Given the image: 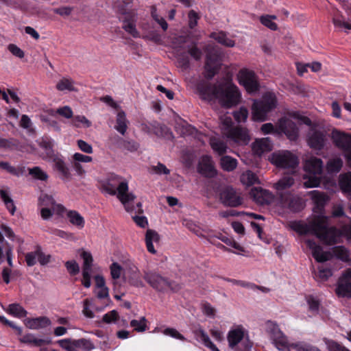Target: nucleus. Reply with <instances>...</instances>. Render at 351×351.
Instances as JSON below:
<instances>
[{
	"instance_id": "e2e57ef3",
	"label": "nucleus",
	"mask_w": 351,
	"mask_h": 351,
	"mask_svg": "<svg viewBox=\"0 0 351 351\" xmlns=\"http://www.w3.org/2000/svg\"><path fill=\"white\" fill-rule=\"evenodd\" d=\"M260 21L263 25L271 30L275 31L278 29L277 24L271 20L269 15L261 16L260 17Z\"/></svg>"
},
{
	"instance_id": "09e8293b",
	"label": "nucleus",
	"mask_w": 351,
	"mask_h": 351,
	"mask_svg": "<svg viewBox=\"0 0 351 351\" xmlns=\"http://www.w3.org/2000/svg\"><path fill=\"white\" fill-rule=\"evenodd\" d=\"M339 185L343 191L351 192V173L341 176Z\"/></svg>"
},
{
	"instance_id": "bf43d9fd",
	"label": "nucleus",
	"mask_w": 351,
	"mask_h": 351,
	"mask_svg": "<svg viewBox=\"0 0 351 351\" xmlns=\"http://www.w3.org/2000/svg\"><path fill=\"white\" fill-rule=\"evenodd\" d=\"M218 239H220L222 242H223L226 245L231 246L236 250H238L241 252L244 251L243 247H241L238 243H237L232 238H229L224 235H221L220 237H218Z\"/></svg>"
},
{
	"instance_id": "a211bd4d",
	"label": "nucleus",
	"mask_w": 351,
	"mask_h": 351,
	"mask_svg": "<svg viewBox=\"0 0 351 351\" xmlns=\"http://www.w3.org/2000/svg\"><path fill=\"white\" fill-rule=\"evenodd\" d=\"M226 136L238 145H247L250 141V136L247 128L236 126L230 128L226 132Z\"/></svg>"
},
{
	"instance_id": "5701e85b",
	"label": "nucleus",
	"mask_w": 351,
	"mask_h": 351,
	"mask_svg": "<svg viewBox=\"0 0 351 351\" xmlns=\"http://www.w3.org/2000/svg\"><path fill=\"white\" fill-rule=\"evenodd\" d=\"M53 169L60 173V178L64 181H69L72 179L70 169L62 158L54 157L53 159Z\"/></svg>"
},
{
	"instance_id": "9b49d317",
	"label": "nucleus",
	"mask_w": 351,
	"mask_h": 351,
	"mask_svg": "<svg viewBox=\"0 0 351 351\" xmlns=\"http://www.w3.org/2000/svg\"><path fill=\"white\" fill-rule=\"evenodd\" d=\"M237 78L239 84L245 88L248 93L254 94L259 91L258 79L253 71L242 69L239 71Z\"/></svg>"
},
{
	"instance_id": "f3484780",
	"label": "nucleus",
	"mask_w": 351,
	"mask_h": 351,
	"mask_svg": "<svg viewBox=\"0 0 351 351\" xmlns=\"http://www.w3.org/2000/svg\"><path fill=\"white\" fill-rule=\"evenodd\" d=\"M335 292L338 296L351 298V269H347L339 278Z\"/></svg>"
},
{
	"instance_id": "bb28decb",
	"label": "nucleus",
	"mask_w": 351,
	"mask_h": 351,
	"mask_svg": "<svg viewBox=\"0 0 351 351\" xmlns=\"http://www.w3.org/2000/svg\"><path fill=\"white\" fill-rule=\"evenodd\" d=\"M112 139L116 143L117 147L130 152L137 151L140 147L139 144L134 140H126L119 136H115Z\"/></svg>"
},
{
	"instance_id": "0eeeda50",
	"label": "nucleus",
	"mask_w": 351,
	"mask_h": 351,
	"mask_svg": "<svg viewBox=\"0 0 351 351\" xmlns=\"http://www.w3.org/2000/svg\"><path fill=\"white\" fill-rule=\"evenodd\" d=\"M204 51L206 53L204 77L211 80L220 69L221 52L217 47L210 45L206 46Z\"/></svg>"
},
{
	"instance_id": "49530a36",
	"label": "nucleus",
	"mask_w": 351,
	"mask_h": 351,
	"mask_svg": "<svg viewBox=\"0 0 351 351\" xmlns=\"http://www.w3.org/2000/svg\"><path fill=\"white\" fill-rule=\"evenodd\" d=\"M343 162L341 158H336L329 160L326 164V169L328 173L339 172L341 169Z\"/></svg>"
},
{
	"instance_id": "79ce46f5",
	"label": "nucleus",
	"mask_w": 351,
	"mask_h": 351,
	"mask_svg": "<svg viewBox=\"0 0 351 351\" xmlns=\"http://www.w3.org/2000/svg\"><path fill=\"white\" fill-rule=\"evenodd\" d=\"M8 312L15 317L22 318L26 317L27 311L19 304L14 303L8 306Z\"/></svg>"
},
{
	"instance_id": "dca6fc26",
	"label": "nucleus",
	"mask_w": 351,
	"mask_h": 351,
	"mask_svg": "<svg viewBox=\"0 0 351 351\" xmlns=\"http://www.w3.org/2000/svg\"><path fill=\"white\" fill-rule=\"evenodd\" d=\"M278 204L282 208L289 209L291 212H299L303 208L302 199L291 193H280Z\"/></svg>"
},
{
	"instance_id": "20e7f679",
	"label": "nucleus",
	"mask_w": 351,
	"mask_h": 351,
	"mask_svg": "<svg viewBox=\"0 0 351 351\" xmlns=\"http://www.w3.org/2000/svg\"><path fill=\"white\" fill-rule=\"evenodd\" d=\"M105 191L111 195H117V198L123 204L127 212L130 213L142 214L143 210L142 204L138 202L136 206L132 205L136 196L132 193H128V183L122 180L121 177L112 175L109 181L104 186Z\"/></svg>"
},
{
	"instance_id": "c9c22d12",
	"label": "nucleus",
	"mask_w": 351,
	"mask_h": 351,
	"mask_svg": "<svg viewBox=\"0 0 351 351\" xmlns=\"http://www.w3.org/2000/svg\"><path fill=\"white\" fill-rule=\"evenodd\" d=\"M210 37L215 39L221 45L228 47H233L235 45V42L228 38L226 34L223 32H213L210 34Z\"/></svg>"
},
{
	"instance_id": "338daca9",
	"label": "nucleus",
	"mask_w": 351,
	"mask_h": 351,
	"mask_svg": "<svg viewBox=\"0 0 351 351\" xmlns=\"http://www.w3.org/2000/svg\"><path fill=\"white\" fill-rule=\"evenodd\" d=\"M110 274L113 279H119L121 275L122 267L117 263H113L110 267Z\"/></svg>"
},
{
	"instance_id": "de8ad7c7",
	"label": "nucleus",
	"mask_w": 351,
	"mask_h": 351,
	"mask_svg": "<svg viewBox=\"0 0 351 351\" xmlns=\"http://www.w3.org/2000/svg\"><path fill=\"white\" fill-rule=\"evenodd\" d=\"M324 341L329 351H350L347 348L334 340L324 338Z\"/></svg>"
},
{
	"instance_id": "9d476101",
	"label": "nucleus",
	"mask_w": 351,
	"mask_h": 351,
	"mask_svg": "<svg viewBox=\"0 0 351 351\" xmlns=\"http://www.w3.org/2000/svg\"><path fill=\"white\" fill-rule=\"evenodd\" d=\"M143 278L153 289L158 291L165 292L170 289L173 292H177L181 289L179 284L168 280L156 271H145Z\"/></svg>"
},
{
	"instance_id": "680f3d73",
	"label": "nucleus",
	"mask_w": 351,
	"mask_h": 351,
	"mask_svg": "<svg viewBox=\"0 0 351 351\" xmlns=\"http://www.w3.org/2000/svg\"><path fill=\"white\" fill-rule=\"evenodd\" d=\"M65 267L69 273L75 276L80 272V267L75 261H68L65 263Z\"/></svg>"
},
{
	"instance_id": "4c0bfd02",
	"label": "nucleus",
	"mask_w": 351,
	"mask_h": 351,
	"mask_svg": "<svg viewBox=\"0 0 351 351\" xmlns=\"http://www.w3.org/2000/svg\"><path fill=\"white\" fill-rule=\"evenodd\" d=\"M75 82L71 77H62L56 84V88L60 91H77Z\"/></svg>"
},
{
	"instance_id": "ea45409f",
	"label": "nucleus",
	"mask_w": 351,
	"mask_h": 351,
	"mask_svg": "<svg viewBox=\"0 0 351 351\" xmlns=\"http://www.w3.org/2000/svg\"><path fill=\"white\" fill-rule=\"evenodd\" d=\"M152 128H154V133L158 136L167 138L173 137V134L170 130L165 125L160 124L156 121L151 123Z\"/></svg>"
},
{
	"instance_id": "1a4fd4ad",
	"label": "nucleus",
	"mask_w": 351,
	"mask_h": 351,
	"mask_svg": "<svg viewBox=\"0 0 351 351\" xmlns=\"http://www.w3.org/2000/svg\"><path fill=\"white\" fill-rule=\"evenodd\" d=\"M323 167V162L320 158L312 156L306 160L304 168L309 174L308 179L304 182L306 188H313L319 185Z\"/></svg>"
},
{
	"instance_id": "c03bdc74",
	"label": "nucleus",
	"mask_w": 351,
	"mask_h": 351,
	"mask_svg": "<svg viewBox=\"0 0 351 351\" xmlns=\"http://www.w3.org/2000/svg\"><path fill=\"white\" fill-rule=\"evenodd\" d=\"M221 165L223 170L232 171L236 169L237 161L230 156H225L221 158Z\"/></svg>"
},
{
	"instance_id": "7c9ffc66",
	"label": "nucleus",
	"mask_w": 351,
	"mask_h": 351,
	"mask_svg": "<svg viewBox=\"0 0 351 351\" xmlns=\"http://www.w3.org/2000/svg\"><path fill=\"white\" fill-rule=\"evenodd\" d=\"M244 332L241 328H235L228 332L227 339L229 347L234 349L243 339Z\"/></svg>"
},
{
	"instance_id": "cd10ccee",
	"label": "nucleus",
	"mask_w": 351,
	"mask_h": 351,
	"mask_svg": "<svg viewBox=\"0 0 351 351\" xmlns=\"http://www.w3.org/2000/svg\"><path fill=\"white\" fill-rule=\"evenodd\" d=\"M218 86H211L210 84H199L197 87L198 91L204 99H217L218 94Z\"/></svg>"
},
{
	"instance_id": "7ed1b4c3",
	"label": "nucleus",
	"mask_w": 351,
	"mask_h": 351,
	"mask_svg": "<svg viewBox=\"0 0 351 351\" xmlns=\"http://www.w3.org/2000/svg\"><path fill=\"white\" fill-rule=\"evenodd\" d=\"M105 191L111 195H117V198L123 204L127 212L130 213L142 214L143 210L142 204L138 202L136 206L132 205L136 196L132 193H128V183L122 180L121 177L112 175L109 181L104 186Z\"/></svg>"
},
{
	"instance_id": "6e6d98bb",
	"label": "nucleus",
	"mask_w": 351,
	"mask_h": 351,
	"mask_svg": "<svg viewBox=\"0 0 351 351\" xmlns=\"http://www.w3.org/2000/svg\"><path fill=\"white\" fill-rule=\"evenodd\" d=\"M29 173L32 175L34 178L43 181L48 178L47 174L39 167H34L32 169H29Z\"/></svg>"
},
{
	"instance_id": "39448f33",
	"label": "nucleus",
	"mask_w": 351,
	"mask_h": 351,
	"mask_svg": "<svg viewBox=\"0 0 351 351\" xmlns=\"http://www.w3.org/2000/svg\"><path fill=\"white\" fill-rule=\"evenodd\" d=\"M105 191L111 195H117V198L123 204L127 212L130 213L142 214L143 210L142 204L138 202L136 206L132 205L136 196L132 193H128V183L122 180L121 177L112 175L109 181L104 186Z\"/></svg>"
},
{
	"instance_id": "6e6552de",
	"label": "nucleus",
	"mask_w": 351,
	"mask_h": 351,
	"mask_svg": "<svg viewBox=\"0 0 351 351\" xmlns=\"http://www.w3.org/2000/svg\"><path fill=\"white\" fill-rule=\"evenodd\" d=\"M217 99L219 104L230 108L237 105L241 99V94L237 86L232 83L219 84Z\"/></svg>"
},
{
	"instance_id": "4d7b16f0",
	"label": "nucleus",
	"mask_w": 351,
	"mask_h": 351,
	"mask_svg": "<svg viewBox=\"0 0 351 351\" xmlns=\"http://www.w3.org/2000/svg\"><path fill=\"white\" fill-rule=\"evenodd\" d=\"M146 319L142 317L141 320L133 319L130 322V326L137 332H144L146 330Z\"/></svg>"
},
{
	"instance_id": "f704fd0d",
	"label": "nucleus",
	"mask_w": 351,
	"mask_h": 351,
	"mask_svg": "<svg viewBox=\"0 0 351 351\" xmlns=\"http://www.w3.org/2000/svg\"><path fill=\"white\" fill-rule=\"evenodd\" d=\"M21 342L24 343L33 344L34 346L40 347L43 345H49L51 343V339H43L36 338L32 334H27L24 335L21 339Z\"/></svg>"
},
{
	"instance_id": "2f4dec72",
	"label": "nucleus",
	"mask_w": 351,
	"mask_h": 351,
	"mask_svg": "<svg viewBox=\"0 0 351 351\" xmlns=\"http://www.w3.org/2000/svg\"><path fill=\"white\" fill-rule=\"evenodd\" d=\"M39 205L43 206V208H52L53 211L56 210V207H57V212L58 213H62L64 210L63 206L56 204L54 199L47 194L43 195L39 197Z\"/></svg>"
},
{
	"instance_id": "f03ea898",
	"label": "nucleus",
	"mask_w": 351,
	"mask_h": 351,
	"mask_svg": "<svg viewBox=\"0 0 351 351\" xmlns=\"http://www.w3.org/2000/svg\"><path fill=\"white\" fill-rule=\"evenodd\" d=\"M105 191L111 195H117V198L123 204L127 212L130 213L142 214L143 210L142 204L138 202L136 206L132 205L136 196L132 193H128V183L122 180L121 177L112 175L109 181L104 186Z\"/></svg>"
},
{
	"instance_id": "f8f14e48",
	"label": "nucleus",
	"mask_w": 351,
	"mask_h": 351,
	"mask_svg": "<svg viewBox=\"0 0 351 351\" xmlns=\"http://www.w3.org/2000/svg\"><path fill=\"white\" fill-rule=\"evenodd\" d=\"M267 332L269 333L275 346L280 351H289L290 345L287 337L280 330L279 326L271 321L266 324Z\"/></svg>"
},
{
	"instance_id": "c756f323",
	"label": "nucleus",
	"mask_w": 351,
	"mask_h": 351,
	"mask_svg": "<svg viewBox=\"0 0 351 351\" xmlns=\"http://www.w3.org/2000/svg\"><path fill=\"white\" fill-rule=\"evenodd\" d=\"M51 324V320L47 317H38L36 318L28 319L26 326L32 330H39L49 326Z\"/></svg>"
},
{
	"instance_id": "2eb2a0df",
	"label": "nucleus",
	"mask_w": 351,
	"mask_h": 351,
	"mask_svg": "<svg viewBox=\"0 0 351 351\" xmlns=\"http://www.w3.org/2000/svg\"><path fill=\"white\" fill-rule=\"evenodd\" d=\"M332 138L335 145L344 152L345 156L351 167V135L333 130Z\"/></svg>"
},
{
	"instance_id": "8fccbe9b",
	"label": "nucleus",
	"mask_w": 351,
	"mask_h": 351,
	"mask_svg": "<svg viewBox=\"0 0 351 351\" xmlns=\"http://www.w3.org/2000/svg\"><path fill=\"white\" fill-rule=\"evenodd\" d=\"M333 253L337 258L344 262H348L350 260L348 250L343 246L335 247Z\"/></svg>"
},
{
	"instance_id": "13d9d810",
	"label": "nucleus",
	"mask_w": 351,
	"mask_h": 351,
	"mask_svg": "<svg viewBox=\"0 0 351 351\" xmlns=\"http://www.w3.org/2000/svg\"><path fill=\"white\" fill-rule=\"evenodd\" d=\"M122 28L134 38L140 37L139 32L136 28V22L123 23Z\"/></svg>"
},
{
	"instance_id": "a19ab883",
	"label": "nucleus",
	"mask_w": 351,
	"mask_h": 351,
	"mask_svg": "<svg viewBox=\"0 0 351 351\" xmlns=\"http://www.w3.org/2000/svg\"><path fill=\"white\" fill-rule=\"evenodd\" d=\"M67 217L73 225L80 228H82L84 226V219L78 212L75 210H69L67 213Z\"/></svg>"
},
{
	"instance_id": "4be33fe9",
	"label": "nucleus",
	"mask_w": 351,
	"mask_h": 351,
	"mask_svg": "<svg viewBox=\"0 0 351 351\" xmlns=\"http://www.w3.org/2000/svg\"><path fill=\"white\" fill-rule=\"evenodd\" d=\"M250 197L259 204H269L273 200V195L261 187H253L250 192Z\"/></svg>"
},
{
	"instance_id": "0e129e2a",
	"label": "nucleus",
	"mask_w": 351,
	"mask_h": 351,
	"mask_svg": "<svg viewBox=\"0 0 351 351\" xmlns=\"http://www.w3.org/2000/svg\"><path fill=\"white\" fill-rule=\"evenodd\" d=\"M132 3V0L122 1L117 5V12L121 15L126 14L128 10H132L131 9Z\"/></svg>"
},
{
	"instance_id": "ddd939ff",
	"label": "nucleus",
	"mask_w": 351,
	"mask_h": 351,
	"mask_svg": "<svg viewBox=\"0 0 351 351\" xmlns=\"http://www.w3.org/2000/svg\"><path fill=\"white\" fill-rule=\"evenodd\" d=\"M271 162L278 167L294 169L299 163L296 156L289 151L274 152L271 156Z\"/></svg>"
},
{
	"instance_id": "a18cd8bd",
	"label": "nucleus",
	"mask_w": 351,
	"mask_h": 351,
	"mask_svg": "<svg viewBox=\"0 0 351 351\" xmlns=\"http://www.w3.org/2000/svg\"><path fill=\"white\" fill-rule=\"evenodd\" d=\"M39 146L45 151L47 158L53 160L54 157L58 156L54 154L53 149V144L51 141L43 139L39 143Z\"/></svg>"
},
{
	"instance_id": "3c124183",
	"label": "nucleus",
	"mask_w": 351,
	"mask_h": 351,
	"mask_svg": "<svg viewBox=\"0 0 351 351\" xmlns=\"http://www.w3.org/2000/svg\"><path fill=\"white\" fill-rule=\"evenodd\" d=\"M188 53L195 60H200L202 56V50L197 47V44L192 42L191 45H187Z\"/></svg>"
},
{
	"instance_id": "864d4df0",
	"label": "nucleus",
	"mask_w": 351,
	"mask_h": 351,
	"mask_svg": "<svg viewBox=\"0 0 351 351\" xmlns=\"http://www.w3.org/2000/svg\"><path fill=\"white\" fill-rule=\"evenodd\" d=\"M81 256L84 260L82 271H91L93 265V256L90 253L83 251Z\"/></svg>"
},
{
	"instance_id": "473e14b6",
	"label": "nucleus",
	"mask_w": 351,
	"mask_h": 351,
	"mask_svg": "<svg viewBox=\"0 0 351 351\" xmlns=\"http://www.w3.org/2000/svg\"><path fill=\"white\" fill-rule=\"evenodd\" d=\"M272 147V143L269 138H263L256 140L253 145V149L258 155H261L264 152L271 151Z\"/></svg>"
},
{
	"instance_id": "58836bf2",
	"label": "nucleus",
	"mask_w": 351,
	"mask_h": 351,
	"mask_svg": "<svg viewBox=\"0 0 351 351\" xmlns=\"http://www.w3.org/2000/svg\"><path fill=\"white\" fill-rule=\"evenodd\" d=\"M210 145L212 149L220 156L224 154L228 148L226 143L216 137L210 138Z\"/></svg>"
},
{
	"instance_id": "37998d69",
	"label": "nucleus",
	"mask_w": 351,
	"mask_h": 351,
	"mask_svg": "<svg viewBox=\"0 0 351 351\" xmlns=\"http://www.w3.org/2000/svg\"><path fill=\"white\" fill-rule=\"evenodd\" d=\"M240 180L243 184L251 186L258 182V178L252 171H247L241 174Z\"/></svg>"
},
{
	"instance_id": "72a5a7b5",
	"label": "nucleus",
	"mask_w": 351,
	"mask_h": 351,
	"mask_svg": "<svg viewBox=\"0 0 351 351\" xmlns=\"http://www.w3.org/2000/svg\"><path fill=\"white\" fill-rule=\"evenodd\" d=\"M128 120L124 111L121 110L117 113L114 129L122 135H125L128 130Z\"/></svg>"
},
{
	"instance_id": "f257e3e1",
	"label": "nucleus",
	"mask_w": 351,
	"mask_h": 351,
	"mask_svg": "<svg viewBox=\"0 0 351 351\" xmlns=\"http://www.w3.org/2000/svg\"><path fill=\"white\" fill-rule=\"evenodd\" d=\"M292 228L300 234H313L327 245L337 243L339 231L335 227H329L328 217L324 215L314 216L306 223L295 222Z\"/></svg>"
},
{
	"instance_id": "412c9836",
	"label": "nucleus",
	"mask_w": 351,
	"mask_h": 351,
	"mask_svg": "<svg viewBox=\"0 0 351 351\" xmlns=\"http://www.w3.org/2000/svg\"><path fill=\"white\" fill-rule=\"evenodd\" d=\"M197 171L206 178H214L217 175V170L210 156L206 155L201 158L198 163Z\"/></svg>"
},
{
	"instance_id": "b1692460",
	"label": "nucleus",
	"mask_w": 351,
	"mask_h": 351,
	"mask_svg": "<svg viewBox=\"0 0 351 351\" xmlns=\"http://www.w3.org/2000/svg\"><path fill=\"white\" fill-rule=\"evenodd\" d=\"M307 246L311 250L312 256L319 263H324L329 259L330 254L324 252L322 248L313 240H306Z\"/></svg>"
},
{
	"instance_id": "a878e982",
	"label": "nucleus",
	"mask_w": 351,
	"mask_h": 351,
	"mask_svg": "<svg viewBox=\"0 0 351 351\" xmlns=\"http://www.w3.org/2000/svg\"><path fill=\"white\" fill-rule=\"evenodd\" d=\"M294 184V179L290 176H285L274 184L277 191V196L280 197V193H290L287 189L291 187Z\"/></svg>"
},
{
	"instance_id": "4468645a",
	"label": "nucleus",
	"mask_w": 351,
	"mask_h": 351,
	"mask_svg": "<svg viewBox=\"0 0 351 351\" xmlns=\"http://www.w3.org/2000/svg\"><path fill=\"white\" fill-rule=\"evenodd\" d=\"M219 199L224 206L229 207L235 208L243 204L241 193L230 186H226L221 190Z\"/></svg>"
},
{
	"instance_id": "6ab92c4d",
	"label": "nucleus",
	"mask_w": 351,
	"mask_h": 351,
	"mask_svg": "<svg viewBox=\"0 0 351 351\" xmlns=\"http://www.w3.org/2000/svg\"><path fill=\"white\" fill-rule=\"evenodd\" d=\"M278 128L291 141H295L298 137V128L291 119L283 117L278 121Z\"/></svg>"
},
{
	"instance_id": "69168bd1",
	"label": "nucleus",
	"mask_w": 351,
	"mask_h": 351,
	"mask_svg": "<svg viewBox=\"0 0 351 351\" xmlns=\"http://www.w3.org/2000/svg\"><path fill=\"white\" fill-rule=\"evenodd\" d=\"M327 201V197L323 193L316 192L314 195V202L318 209H322Z\"/></svg>"
},
{
	"instance_id": "c85d7f7f",
	"label": "nucleus",
	"mask_w": 351,
	"mask_h": 351,
	"mask_svg": "<svg viewBox=\"0 0 351 351\" xmlns=\"http://www.w3.org/2000/svg\"><path fill=\"white\" fill-rule=\"evenodd\" d=\"M145 241L147 251L153 254H156L153 243H158L160 241V235L158 232L154 230L148 229L145 233Z\"/></svg>"
},
{
	"instance_id": "5fc2aeb1",
	"label": "nucleus",
	"mask_w": 351,
	"mask_h": 351,
	"mask_svg": "<svg viewBox=\"0 0 351 351\" xmlns=\"http://www.w3.org/2000/svg\"><path fill=\"white\" fill-rule=\"evenodd\" d=\"M74 345L84 351H90L95 348L94 344L90 340L84 338L75 340Z\"/></svg>"
},
{
	"instance_id": "e433bc0d",
	"label": "nucleus",
	"mask_w": 351,
	"mask_h": 351,
	"mask_svg": "<svg viewBox=\"0 0 351 351\" xmlns=\"http://www.w3.org/2000/svg\"><path fill=\"white\" fill-rule=\"evenodd\" d=\"M197 339H199L205 346L210 348L212 351H219L216 346L210 341L207 333L202 328L194 331Z\"/></svg>"
},
{
	"instance_id": "052dcab7",
	"label": "nucleus",
	"mask_w": 351,
	"mask_h": 351,
	"mask_svg": "<svg viewBox=\"0 0 351 351\" xmlns=\"http://www.w3.org/2000/svg\"><path fill=\"white\" fill-rule=\"evenodd\" d=\"M235 120L238 122L245 121L248 117V110L245 107H241L233 114Z\"/></svg>"
},
{
	"instance_id": "393cba45",
	"label": "nucleus",
	"mask_w": 351,
	"mask_h": 351,
	"mask_svg": "<svg viewBox=\"0 0 351 351\" xmlns=\"http://www.w3.org/2000/svg\"><path fill=\"white\" fill-rule=\"evenodd\" d=\"M127 278L129 284L132 286L136 287H143L145 286L141 279L140 270L135 265L130 267L128 271Z\"/></svg>"
},
{
	"instance_id": "603ef678",
	"label": "nucleus",
	"mask_w": 351,
	"mask_h": 351,
	"mask_svg": "<svg viewBox=\"0 0 351 351\" xmlns=\"http://www.w3.org/2000/svg\"><path fill=\"white\" fill-rule=\"evenodd\" d=\"M290 347L297 351H321L318 348L305 342H298L291 343Z\"/></svg>"
},
{
	"instance_id": "423d86ee",
	"label": "nucleus",
	"mask_w": 351,
	"mask_h": 351,
	"mask_svg": "<svg viewBox=\"0 0 351 351\" xmlns=\"http://www.w3.org/2000/svg\"><path fill=\"white\" fill-rule=\"evenodd\" d=\"M277 106V99L274 93H266L259 100H254L252 106V119L263 122L267 119V114Z\"/></svg>"
},
{
	"instance_id": "774afa93",
	"label": "nucleus",
	"mask_w": 351,
	"mask_h": 351,
	"mask_svg": "<svg viewBox=\"0 0 351 351\" xmlns=\"http://www.w3.org/2000/svg\"><path fill=\"white\" fill-rule=\"evenodd\" d=\"M59 346L63 349L67 351H77L75 350L76 346L74 345V341H71L69 339H61L58 341Z\"/></svg>"
},
{
	"instance_id": "aec40b11",
	"label": "nucleus",
	"mask_w": 351,
	"mask_h": 351,
	"mask_svg": "<svg viewBox=\"0 0 351 351\" xmlns=\"http://www.w3.org/2000/svg\"><path fill=\"white\" fill-rule=\"evenodd\" d=\"M308 144L315 149L321 150L324 148L326 141V132L323 130L312 129L308 134Z\"/></svg>"
}]
</instances>
